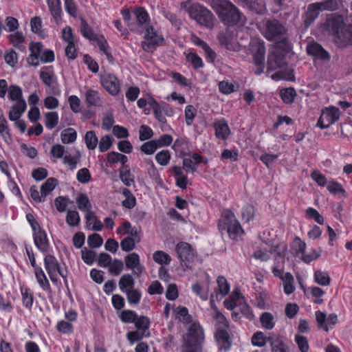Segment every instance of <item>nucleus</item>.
Segmentation results:
<instances>
[{
    "label": "nucleus",
    "instance_id": "obj_1",
    "mask_svg": "<svg viewBox=\"0 0 352 352\" xmlns=\"http://www.w3.org/2000/svg\"><path fill=\"white\" fill-rule=\"evenodd\" d=\"M322 27L333 36V41L338 47L352 45V24H346L342 16H331L326 19Z\"/></svg>",
    "mask_w": 352,
    "mask_h": 352
},
{
    "label": "nucleus",
    "instance_id": "obj_2",
    "mask_svg": "<svg viewBox=\"0 0 352 352\" xmlns=\"http://www.w3.org/2000/svg\"><path fill=\"white\" fill-rule=\"evenodd\" d=\"M210 5L224 25L234 26L244 22V15L231 1L211 0Z\"/></svg>",
    "mask_w": 352,
    "mask_h": 352
},
{
    "label": "nucleus",
    "instance_id": "obj_3",
    "mask_svg": "<svg viewBox=\"0 0 352 352\" xmlns=\"http://www.w3.org/2000/svg\"><path fill=\"white\" fill-rule=\"evenodd\" d=\"M124 21L131 31L142 34L150 25V16L146 9L141 6L135 7L132 12L122 10Z\"/></svg>",
    "mask_w": 352,
    "mask_h": 352
},
{
    "label": "nucleus",
    "instance_id": "obj_4",
    "mask_svg": "<svg viewBox=\"0 0 352 352\" xmlns=\"http://www.w3.org/2000/svg\"><path fill=\"white\" fill-rule=\"evenodd\" d=\"M287 66V62L284 54L280 50H274L268 54L267 61V72L280 69L272 76V78L275 80L280 79L291 80L294 78L292 71H285L284 68Z\"/></svg>",
    "mask_w": 352,
    "mask_h": 352
},
{
    "label": "nucleus",
    "instance_id": "obj_5",
    "mask_svg": "<svg viewBox=\"0 0 352 352\" xmlns=\"http://www.w3.org/2000/svg\"><path fill=\"white\" fill-rule=\"evenodd\" d=\"M184 349L202 352V344L204 341V330L199 323H192L187 333L184 337Z\"/></svg>",
    "mask_w": 352,
    "mask_h": 352
},
{
    "label": "nucleus",
    "instance_id": "obj_6",
    "mask_svg": "<svg viewBox=\"0 0 352 352\" xmlns=\"http://www.w3.org/2000/svg\"><path fill=\"white\" fill-rule=\"evenodd\" d=\"M188 12L190 17L199 25L208 29L213 28L215 16L207 8L199 3H193L188 8Z\"/></svg>",
    "mask_w": 352,
    "mask_h": 352
},
{
    "label": "nucleus",
    "instance_id": "obj_7",
    "mask_svg": "<svg viewBox=\"0 0 352 352\" xmlns=\"http://www.w3.org/2000/svg\"><path fill=\"white\" fill-rule=\"evenodd\" d=\"M219 228L221 232L226 231L232 239H236L240 234L243 232L240 223L236 219L234 213L229 210L223 212L222 218L219 222Z\"/></svg>",
    "mask_w": 352,
    "mask_h": 352
},
{
    "label": "nucleus",
    "instance_id": "obj_8",
    "mask_svg": "<svg viewBox=\"0 0 352 352\" xmlns=\"http://www.w3.org/2000/svg\"><path fill=\"white\" fill-rule=\"evenodd\" d=\"M145 32V41H142V47L146 52L153 53L158 46L163 45L164 39L162 35L157 33L153 26L146 27Z\"/></svg>",
    "mask_w": 352,
    "mask_h": 352
},
{
    "label": "nucleus",
    "instance_id": "obj_9",
    "mask_svg": "<svg viewBox=\"0 0 352 352\" xmlns=\"http://www.w3.org/2000/svg\"><path fill=\"white\" fill-rule=\"evenodd\" d=\"M265 26L264 35L267 40L276 41L285 38L287 29L278 20H267Z\"/></svg>",
    "mask_w": 352,
    "mask_h": 352
},
{
    "label": "nucleus",
    "instance_id": "obj_10",
    "mask_svg": "<svg viewBox=\"0 0 352 352\" xmlns=\"http://www.w3.org/2000/svg\"><path fill=\"white\" fill-rule=\"evenodd\" d=\"M253 63L255 66L254 74L261 75L265 68V47L263 41H254L252 44Z\"/></svg>",
    "mask_w": 352,
    "mask_h": 352
},
{
    "label": "nucleus",
    "instance_id": "obj_11",
    "mask_svg": "<svg viewBox=\"0 0 352 352\" xmlns=\"http://www.w3.org/2000/svg\"><path fill=\"white\" fill-rule=\"evenodd\" d=\"M340 110L338 108L331 106L322 110L317 122V126L320 129L329 128L336 123L340 118Z\"/></svg>",
    "mask_w": 352,
    "mask_h": 352
},
{
    "label": "nucleus",
    "instance_id": "obj_12",
    "mask_svg": "<svg viewBox=\"0 0 352 352\" xmlns=\"http://www.w3.org/2000/svg\"><path fill=\"white\" fill-rule=\"evenodd\" d=\"M39 77L43 83L51 89L53 94H60V91L56 85V77L52 66L43 67L39 72Z\"/></svg>",
    "mask_w": 352,
    "mask_h": 352
},
{
    "label": "nucleus",
    "instance_id": "obj_13",
    "mask_svg": "<svg viewBox=\"0 0 352 352\" xmlns=\"http://www.w3.org/2000/svg\"><path fill=\"white\" fill-rule=\"evenodd\" d=\"M100 82L104 89L112 96H116L119 93L120 82L114 74L109 73L101 74Z\"/></svg>",
    "mask_w": 352,
    "mask_h": 352
},
{
    "label": "nucleus",
    "instance_id": "obj_14",
    "mask_svg": "<svg viewBox=\"0 0 352 352\" xmlns=\"http://www.w3.org/2000/svg\"><path fill=\"white\" fill-rule=\"evenodd\" d=\"M307 54L322 61H329L331 59L330 54L318 43L309 42L306 47Z\"/></svg>",
    "mask_w": 352,
    "mask_h": 352
},
{
    "label": "nucleus",
    "instance_id": "obj_15",
    "mask_svg": "<svg viewBox=\"0 0 352 352\" xmlns=\"http://www.w3.org/2000/svg\"><path fill=\"white\" fill-rule=\"evenodd\" d=\"M175 252L182 263H192L195 257V251L186 242H179L175 247Z\"/></svg>",
    "mask_w": 352,
    "mask_h": 352
},
{
    "label": "nucleus",
    "instance_id": "obj_16",
    "mask_svg": "<svg viewBox=\"0 0 352 352\" xmlns=\"http://www.w3.org/2000/svg\"><path fill=\"white\" fill-rule=\"evenodd\" d=\"M29 49L30 54L27 58V62L30 65L37 67L39 65L38 59H41L43 45L41 42H32L30 44Z\"/></svg>",
    "mask_w": 352,
    "mask_h": 352
},
{
    "label": "nucleus",
    "instance_id": "obj_17",
    "mask_svg": "<svg viewBox=\"0 0 352 352\" xmlns=\"http://www.w3.org/2000/svg\"><path fill=\"white\" fill-rule=\"evenodd\" d=\"M34 242L36 247L43 253H48L50 242L44 230L39 229L37 232L33 233Z\"/></svg>",
    "mask_w": 352,
    "mask_h": 352
},
{
    "label": "nucleus",
    "instance_id": "obj_18",
    "mask_svg": "<svg viewBox=\"0 0 352 352\" xmlns=\"http://www.w3.org/2000/svg\"><path fill=\"white\" fill-rule=\"evenodd\" d=\"M243 7L247 8L250 11L263 15L266 12V8L262 0H240Z\"/></svg>",
    "mask_w": 352,
    "mask_h": 352
},
{
    "label": "nucleus",
    "instance_id": "obj_19",
    "mask_svg": "<svg viewBox=\"0 0 352 352\" xmlns=\"http://www.w3.org/2000/svg\"><path fill=\"white\" fill-rule=\"evenodd\" d=\"M214 127L215 129V135L218 139L225 140L230 134V130L228 124L224 119L215 122Z\"/></svg>",
    "mask_w": 352,
    "mask_h": 352
},
{
    "label": "nucleus",
    "instance_id": "obj_20",
    "mask_svg": "<svg viewBox=\"0 0 352 352\" xmlns=\"http://www.w3.org/2000/svg\"><path fill=\"white\" fill-rule=\"evenodd\" d=\"M215 338L220 349L228 351L231 347L230 336L226 329H219L215 332Z\"/></svg>",
    "mask_w": 352,
    "mask_h": 352
},
{
    "label": "nucleus",
    "instance_id": "obj_21",
    "mask_svg": "<svg viewBox=\"0 0 352 352\" xmlns=\"http://www.w3.org/2000/svg\"><path fill=\"white\" fill-rule=\"evenodd\" d=\"M26 107L25 100H20L16 102V104L12 107V109L9 112V119L12 121L19 120L21 114L25 111Z\"/></svg>",
    "mask_w": 352,
    "mask_h": 352
},
{
    "label": "nucleus",
    "instance_id": "obj_22",
    "mask_svg": "<svg viewBox=\"0 0 352 352\" xmlns=\"http://www.w3.org/2000/svg\"><path fill=\"white\" fill-rule=\"evenodd\" d=\"M85 102L88 107H100L102 105V100L99 96L98 91L89 89L85 94Z\"/></svg>",
    "mask_w": 352,
    "mask_h": 352
},
{
    "label": "nucleus",
    "instance_id": "obj_23",
    "mask_svg": "<svg viewBox=\"0 0 352 352\" xmlns=\"http://www.w3.org/2000/svg\"><path fill=\"white\" fill-rule=\"evenodd\" d=\"M319 10L320 9L318 3H311L308 6L304 19L306 25H309L318 18Z\"/></svg>",
    "mask_w": 352,
    "mask_h": 352
},
{
    "label": "nucleus",
    "instance_id": "obj_24",
    "mask_svg": "<svg viewBox=\"0 0 352 352\" xmlns=\"http://www.w3.org/2000/svg\"><path fill=\"white\" fill-rule=\"evenodd\" d=\"M80 32L81 34L86 38L90 41H95L96 38L98 37L94 32L91 27L88 24L87 21L82 18L80 17Z\"/></svg>",
    "mask_w": 352,
    "mask_h": 352
},
{
    "label": "nucleus",
    "instance_id": "obj_25",
    "mask_svg": "<svg viewBox=\"0 0 352 352\" xmlns=\"http://www.w3.org/2000/svg\"><path fill=\"white\" fill-rule=\"evenodd\" d=\"M190 144L188 141L182 138H177L174 142L172 148L176 153H179L181 156L189 155L186 151H189Z\"/></svg>",
    "mask_w": 352,
    "mask_h": 352
},
{
    "label": "nucleus",
    "instance_id": "obj_26",
    "mask_svg": "<svg viewBox=\"0 0 352 352\" xmlns=\"http://www.w3.org/2000/svg\"><path fill=\"white\" fill-rule=\"evenodd\" d=\"M119 287L122 292H126L134 288L135 280L129 274H123L119 280Z\"/></svg>",
    "mask_w": 352,
    "mask_h": 352
},
{
    "label": "nucleus",
    "instance_id": "obj_27",
    "mask_svg": "<svg viewBox=\"0 0 352 352\" xmlns=\"http://www.w3.org/2000/svg\"><path fill=\"white\" fill-rule=\"evenodd\" d=\"M34 270L35 276L40 287L45 291H50L51 287L50 283L42 268L41 267H38L34 269Z\"/></svg>",
    "mask_w": 352,
    "mask_h": 352
},
{
    "label": "nucleus",
    "instance_id": "obj_28",
    "mask_svg": "<svg viewBox=\"0 0 352 352\" xmlns=\"http://www.w3.org/2000/svg\"><path fill=\"white\" fill-rule=\"evenodd\" d=\"M47 3L51 14L58 23L60 20L62 12L60 0H49Z\"/></svg>",
    "mask_w": 352,
    "mask_h": 352
},
{
    "label": "nucleus",
    "instance_id": "obj_29",
    "mask_svg": "<svg viewBox=\"0 0 352 352\" xmlns=\"http://www.w3.org/2000/svg\"><path fill=\"white\" fill-rule=\"evenodd\" d=\"M45 268L47 274L56 273L59 263L53 255L47 254L44 258Z\"/></svg>",
    "mask_w": 352,
    "mask_h": 352
},
{
    "label": "nucleus",
    "instance_id": "obj_30",
    "mask_svg": "<svg viewBox=\"0 0 352 352\" xmlns=\"http://www.w3.org/2000/svg\"><path fill=\"white\" fill-rule=\"evenodd\" d=\"M321 10L336 11L340 9L342 6V0H326L318 3Z\"/></svg>",
    "mask_w": 352,
    "mask_h": 352
},
{
    "label": "nucleus",
    "instance_id": "obj_31",
    "mask_svg": "<svg viewBox=\"0 0 352 352\" xmlns=\"http://www.w3.org/2000/svg\"><path fill=\"white\" fill-rule=\"evenodd\" d=\"M217 39L221 45L227 49L231 50L232 41L233 39V33L228 30L222 31L217 36Z\"/></svg>",
    "mask_w": 352,
    "mask_h": 352
},
{
    "label": "nucleus",
    "instance_id": "obj_32",
    "mask_svg": "<svg viewBox=\"0 0 352 352\" xmlns=\"http://www.w3.org/2000/svg\"><path fill=\"white\" fill-rule=\"evenodd\" d=\"M260 322L262 327L267 330H271L274 327V316L270 312H264L260 316Z\"/></svg>",
    "mask_w": 352,
    "mask_h": 352
},
{
    "label": "nucleus",
    "instance_id": "obj_33",
    "mask_svg": "<svg viewBox=\"0 0 352 352\" xmlns=\"http://www.w3.org/2000/svg\"><path fill=\"white\" fill-rule=\"evenodd\" d=\"M10 43L18 50L21 52H25L26 48L23 45L24 41V36L22 32H16L14 34H10L9 36Z\"/></svg>",
    "mask_w": 352,
    "mask_h": 352
},
{
    "label": "nucleus",
    "instance_id": "obj_34",
    "mask_svg": "<svg viewBox=\"0 0 352 352\" xmlns=\"http://www.w3.org/2000/svg\"><path fill=\"white\" fill-rule=\"evenodd\" d=\"M77 133L73 128L63 130L60 134V139L63 144H71L76 141Z\"/></svg>",
    "mask_w": 352,
    "mask_h": 352
},
{
    "label": "nucleus",
    "instance_id": "obj_35",
    "mask_svg": "<svg viewBox=\"0 0 352 352\" xmlns=\"http://www.w3.org/2000/svg\"><path fill=\"white\" fill-rule=\"evenodd\" d=\"M122 195L126 198L124 200L122 201V206L128 209L133 208L136 204V199L135 196L128 188L123 189Z\"/></svg>",
    "mask_w": 352,
    "mask_h": 352
},
{
    "label": "nucleus",
    "instance_id": "obj_36",
    "mask_svg": "<svg viewBox=\"0 0 352 352\" xmlns=\"http://www.w3.org/2000/svg\"><path fill=\"white\" fill-rule=\"evenodd\" d=\"M283 281L284 283V292L287 295H290L295 290V287L294 286V278L292 274L290 272L285 273Z\"/></svg>",
    "mask_w": 352,
    "mask_h": 352
},
{
    "label": "nucleus",
    "instance_id": "obj_37",
    "mask_svg": "<svg viewBox=\"0 0 352 352\" xmlns=\"http://www.w3.org/2000/svg\"><path fill=\"white\" fill-rule=\"evenodd\" d=\"M296 96V91L294 87L285 88L280 91V96L286 104H292Z\"/></svg>",
    "mask_w": 352,
    "mask_h": 352
},
{
    "label": "nucleus",
    "instance_id": "obj_38",
    "mask_svg": "<svg viewBox=\"0 0 352 352\" xmlns=\"http://www.w3.org/2000/svg\"><path fill=\"white\" fill-rule=\"evenodd\" d=\"M57 179L54 177L48 178L41 187V194L42 197H46L47 194L52 192L57 185Z\"/></svg>",
    "mask_w": 352,
    "mask_h": 352
},
{
    "label": "nucleus",
    "instance_id": "obj_39",
    "mask_svg": "<svg viewBox=\"0 0 352 352\" xmlns=\"http://www.w3.org/2000/svg\"><path fill=\"white\" fill-rule=\"evenodd\" d=\"M45 118V125L48 129H54L58 123V115L56 111L46 113Z\"/></svg>",
    "mask_w": 352,
    "mask_h": 352
},
{
    "label": "nucleus",
    "instance_id": "obj_40",
    "mask_svg": "<svg viewBox=\"0 0 352 352\" xmlns=\"http://www.w3.org/2000/svg\"><path fill=\"white\" fill-rule=\"evenodd\" d=\"M134 324L138 330L145 333L149 329L150 320L147 316H137Z\"/></svg>",
    "mask_w": 352,
    "mask_h": 352
},
{
    "label": "nucleus",
    "instance_id": "obj_41",
    "mask_svg": "<svg viewBox=\"0 0 352 352\" xmlns=\"http://www.w3.org/2000/svg\"><path fill=\"white\" fill-rule=\"evenodd\" d=\"M76 204L80 210L86 212L91 209V204L87 195L81 193L76 198Z\"/></svg>",
    "mask_w": 352,
    "mask_h": 352
},
{
    "label": "nucleus",
    "instance_id": "obj_42",
    "mask_svg": "<svg viewBox=\"0 0 352 352\" xmlns=\"http://www.w3.org/2000/svg\"><path fill=\"white\" fill-rule=\"evenodd\" d=\"M85 142L88 149L94 150L98 143V138L95 131H87L85 136Z\"/></svg>",
    "mask_w": 352,
    "mask_h": 352
},
{
    "label": "nucleus",
    "instance_id": "obj_43",
    "mask_svg": "<svg viewBox=\"0 0 352 352\" xmlns=\"http://www.w3.org/2000/svg\"><path fill=\"white\" fill-rule=\"evenodd\" d=\"M153 258L155 262L160 265H168L171 261L170 256L161 250L155 252Z\"/></svg>",
    "mask_w": 352,
    "mask_h": 352
},
{
    "label": "nucleus",
    "instance_id": "obj_44",
    "mask_svg": "<svg viewBox=\"0 0 352 352\" xmlns=\"http://www.w3.org/2000/svg\"><path fill=\"white\" fill-rule=\"evenodd\" d=\"M65 220L69 226L75 227L79 225L80 218L76 210H68Z\"/></svg>",
    "mask_w": 352,
    "mask_h": 352
},
{
    "label": "nucleus",
    "instance_id": "obj_45",
    "mask_svg": "<svg viewBox=\"0 0 352 352\" xmlns=\"http://www.w3.org/2000/svg\"><path fill=\"white\" fill-rule=\"evenodd\" d=\"M82 259L87 265H92L96 260L97 254L95 251L84 248L81 250Z\"/></svg>",
    "mask_w": 352,
    "mask_h": 352
},
{
    "label": "nucleus",
    "instance_id": "obj_46",
    "mask_svg": "<svg viewBox=\"0 0 352 352\" xmlns=\"http://www.w3.org/2000/svg\"><path fill=\"white\" fill-rule=\"evenodd\" d=\"M8 98L11 100H15L16 102L20 100H24L22 98V89L17 85H10L8 89Z\"/></svg>",
    "mask_w": 352,
    "mask_h": 352
},
{
    "label": "nucleus",
    "instance_id": "obj_47",
    "mask_svg": "<svg viewBox=\"0 0 352 352\" xmlns=\"http://www.w3.org/2000/svg\"><path fill=\"white\" fill-rule=\"evenodd\" d=\"M176 318L184 323H190L191 316L188 314V310L185 307H179L175 310Z\"/></svg>",
    "mask_w": 352,
    "mask_h": 352
},
{
    "label": "nucleus",
    "instance_id": "obj_48",
    "mask_svg": "<svg viewBox=\"0 0 352 352\" xmlns=\"http://www.w3.org/2000/svg\"><path fill=\"white\" fill-rule=\"evenodd\" d=\"M280 153L271 154L264 153L260 156V160L267 167L270 168L278 158Z\"/></svg>",
    "mask_w": 352,
    "mask_h": 352
},
{
    "label": "nucleus",
    "instance_id": "obj_49",
    "mask_svg": "<svg viewBox=\"0 0 352 352\" xmlns=\"http://www.w3.org/2000/svg\"><path fill=\"white\" fill-rule=\"evenodd\" d=\"M109 273L114 276H118L124 268L123 263L121 260L115 258L108 267Z\"/></svg>",
    "mask_w": 352,
    "mask_h": 352
},
{
    "label": "nucleus",
    "instance_id": "obj_50",
    "mask_svg": "<svg viewBox=\"0 0 352 352\" xmlns=\"http://www.w3.org/2000/svg\"><path fill=\"white\" fill-rule=\"evenodd\" d=\"M124 293L126 294L127 300L130 304L137 305L140 302L142 294L138 289L133 288Z\"/></svg>",
    "mask_w": 352,
    "mask_h": 352
},
{
    "label": "nucleus",
    "instance_id": "obj_51",
    "mask_svg": "<svg viewBox=\"0 0 352 352\" xmlns=\"http://www.w3.org/2000/svg\"><path fill=\"white\" fill-rule=\"evenodd\" d=\"M269 338H266L261 331L256 332L252 337V344L258 347H263L266 344Z\"/></svg>",
    "mask_w": 352,
    "mask_h": 352
},
{
    "label": "nucleus",
    "instance_id": "obj_52",
    "mask_svg": "<svg viewBox=\"0 0 352 352\" xmlns=\"http://www.w3.org/2000/svg\"><path fill=\"white\" fill-rule=\"evenodd\" d=\"M125 265L127 269L131 270L140 262L139 255L133 252L126 255L124 258Z\"/></svg>",
    "mask_w": 352,
    "mask_h": 352
},
{
    "label": "nucleus",
    "instance_id": "obj_53",
    "mask_svg": "<svg viewBox=\"0 0 352 352\" xmlns=\"http://www.w3.org/2000/svg\"><path fill=\"white\" fill-rule=\"evenodd\" d=\"M30 26L31 30L34 33L38 34L41 37H43L45 36L43 30H41L42 21L40 17H33L30 21Z\"/></svg>",
    "mask_w": 352,
    "mask_h": 352
},
{
    "label": "nucleus",
    "instance_id": "obj_54",
    "mask_svg": "<svg viewBox=\"0 0 352 352\" xmlns=\"http://www.w3.org/2000/svg\"><path fill=\"white\" fill-rule=\"evenodd\" d=\"M314 278L315 281L320 285L326 286L330 283V278L327 272L318 270L314 273Z\"/></svg>",
    "mask_w": 352,
    "mask_h": 352
},
{
    "label": "nucleus",
    "instance_id": "obj_55",
    "mask_svg": "<svg viewBox=\"0 0 352 352\" xmlns=\"http://www.w3.org/2000/svg\"><path fill=\"white\" fill-rule=\"evenodd\" d=\"M170 160V153L168 150H162L155 155V160L162 166H166Z\"/></svg>",
    "mask_w": 352,
    "mask_h": 352
},
{
    "label": "nucleus",
    "instance_id": "obj_56",
    "mask_svg": "<svg viewBox=\"0 0 352 352\" xmlns=\"http://www.w3.org/2000/svg\"><path fill=\"white\" fill-rule=\"evenodd\" d=\"M137 314L135 311L124 310L120 314V320L124 323H133L137 317Z\"/></svg>",
    "mask_w": 352,
    "mask_h": 352
},
{
    "label": "nucleus",
    "instance_id": "obj_57",
    "mask_svg": "<svg viewBox=\"0 0 352 352\" xmlns=\"http://www.w3.org/2000/svg\"><path fill=\"white\" fill-rule=\"evenodd\" d=\"M217 282L220 294L223 296L227 295L230 292V285L226 278L224 276H219Z\"/></svg>",
    "mask_w": 352,
    "mask_h": 352
},
{
    "label": "nucleus",
    "instance_id": "obj_58",
    "mask_svg": "<svg viewBox=\"0 0 352 352\" xmlns=\"http://www.w3.org/2000/svg\"><path fill=\"white\" fill-rule=\"evenodd\" d=\"M158 148L154 140L144 143L140 146V151L146 155H152Z\"/></svg>",
    "mask_w": 352,
    "mask_h": 352
},
{
    "label": "nucleus",
    "instance_id": "obj_59",
    "mask_svg": "<svg viewBox=\"0 0 352 352\" xmlns=\"http://www.w3.org/2000/svg\"><path fill=\"white\" fill-rule=\"evenodd\" d=\"M255 210L253 206L250 204H247L244 206L242 208V217L247 222L252 221L254 217Z\"/></svg>",
    "mask_w": 352,
    "mask_h": 352
},
{
    "label": "nucleus",
    "instance_id": "obj_60",
    "mask_svg": "<svg viewBox=\"0 0 352 352\" xmlns=\"http://www.w3.org/2000/svg\"><path fill=\"white\" fill-rule=\"evenodd\" d=\"M186 60L192 65L195 69L201 68L204 66L202 59L195 53H189L186 55Z\"/></svg>",
    "mask_w": 352,
    "mask_h": 352
},
{
    "label": "nucleus",
    "instance_id": "obj_61",
    "mask_svg": "<svg viewBox=\"0 0 352 352\" xmlns=\"http://www.w3.org/2000/svg\"><path fill=\"white\" fill-rule=\"evenodd\" d=\"M216 320V329H226L228 327V323L226 318L219 311H217L214 316Z\"/></svg>",
    "mask_w": 352,
    "mask_h": 352
},
{
    "label": "nucleus",
    "instance_id": "obj_62",
    "mask_svg": "<svg viewBox=\"0 0 352 352\" xmlns=\"http://www.w3.org/2000/svg\"><path fill=\"white\" fill-rule=\"evenodd\" d=\"M113 139L109 135H106L101 138L99 142V150L100 152L108 151L112 146Z\"/></svg>",
    "mask_w": 352,
    "mask_h": 352
},
{
    "label": "nucleus",
    "instance_id": "obj_63",
    "mask_svg": "<svg viewBox=\"0 0 352 352\" xmlns=\"http://www.w3.org/2000/svg\"><path fill=\"white\" fill-rule=\"evenodd\" d=\"M102 238L98 234H92L88 236L87 243L91 248H97L102 245Z\"/></svg>",
    "mask_w": 352,
    "mask_h": 352
},
{
    "label": "nucleus",
    "instance_id": "obj_64",
    "mask_svg": "<svg viewBox=\"0 0 352 352\" xmlns=\"http://www.w3.org/2000/svg\"><path fill=\"white\" fill-rule=\"evenodd\" d=\"M268 341L270 342L272 352H287L285 345L281 340L269 338Z\"/></svg>",
    "mask_w": 352,
    "mask_h": 352
}]
</instances>
